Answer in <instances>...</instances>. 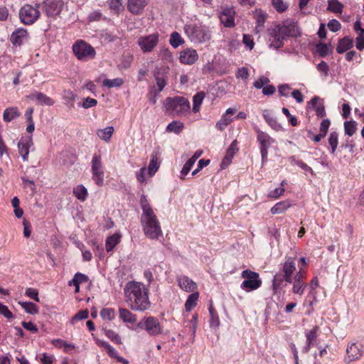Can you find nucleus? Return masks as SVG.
<instances>
[{
	"label": "nucleus",
	"instance_id": "1",
	"mask_svg": "<svg viewBox=\"0 0 364 364\" xmlns=\"http://www.w3.org/2000/svg\"><path fill=\"white\" fill-rule=\"evenodd\" d=\"M124 291L126 302L132 310L142 312L150 308L149 289L143 283L129 282Z\"/></svg>",
	"mask_w": 364,
	"mask_h": 364
},
{
	"label": "nucleus",
	"instance_id": "2",
	"mask_svg": "<svg viewBox=\"0 0 364 364\" xmlns=\"http://www.w3.org/2000/svg\"><path fill=\"white\" fill-rule=\"evenodd\" d=\"M140 205L142 210L141 224L144 235L151 240H158L163 235L161 224L144 195L141 196Z\"/></svg>",
	"mask_w": 364,
	"mask_h": 364
},
{
	"label": "nucleus",
	"instance_id": "3",
	"mask_svg": "<svg viewBox=\"0 0 364 364\" xmlns=\"http://www.w3.org/2000/svg\"><path fill=\"white\" fill-rule=\"evenodd\" d=\"M299 29L295 21L286 20L282 23L276 25L269 33V46L279 48L283 46L287 37H296L299 35Z\"/></svg>",
	"mask_w": 364,
	"mask_h": 364
},
{
	"label": "nucleus",
	"instance_id": "4",
	"mask_svg": "<svg viewBox=\"0 0 364 364\" xmlns=\"http://www.w3.org/2000/svg\"><path fill=\"white\" fill-rule=\"evenodd\" d=\"M184 33L193 43H204L212 38V29L199 21H190L185 23Z\"/></svg>",
	"mask_w": 364,
	"mask_h": 364
},
{
	"label": "nucleus",
	"instance_id": "5",
	"mask_svg": "<svg viewBox=\"0 0 364 364\" xmlns=\"http://www.w3.org/2000/svg\"><path fill=\"white\" fill-rule=\"evenodd\" d=\"M296 257H286L284 261L279 264V273L274 275L272 279V289L277 291L280 289L282 283L291 282L298 272L296 267Z\"/></svg>",
	"mask_w": 364,
	"mask_h": 364
},
{
	"label": "nucleus",
	"instance_id": "6",
	"mask_svg": "<svg viewBox=\"0 0 364 364\" xmlns=\"http://www.w3.org/2000/svg\"><path fill=\"white\" fill-rule=\"evenodd\" d=\"M164 105L168 112L178 116L188 113L191 108L189 101L186 98L180 96L166 98Z\"/></svg>",
	"mask_w": 364,
	"mask_h": 364
},
{
	"label": "nucleus",
	"instance_id": "7",
	"mask_svg": "<svg viewBox=\"0 0 364 364\" xmlns=\"http://www.w3.org/2000/svg\"><path fill=\"white\" fill-rule=\"evenodd\" d=\"M241 277L244 281L241 283L240 288L246 292L259 289L262 284L259 274L250 269L242 271Z\"/></svg>",
	"mask_w": 364,
	"mask_h": 364
},
{
	"label": "nucleus",
	"instance_id": "8",
	"mask_svg": "<svg viewBox=\"0 0 364 364\" xmlns=\"http://www.w3.org/2000/svg\"><path fill=\"white\" fill-rule=\"evenodd\" d=\"M73 51L77 58L81 61H88L95 58V48L84 41H77L73 46Z\"/></svg>",
	"mask_w": 364,
	"mask_h": 364
},
{
	"label": "nucleus",
	"instance_id": "9",
	"mask_svg": "<svg viewBox=\"0 0 364 364\" xmlns=\"http://www.w3.org/2000/svg\"><path fill=\"white\" fill-rule=\"evenodd\" d=\"M92 178L98 186H102L105 181V168L100 155L95 154L91 161Z\"/></svg>",
	"mask_w": 364,
	"mask_h": 364
},
{
	"label": "nucleus",
	"instance_id": "10",
	"mask_svg": "<svg viewBox=\"0 0 364 364\" xmlns=\"http://www.w3.org/2000/svg\"><path fill=\"white\" fill-rule=\"evenodd\" d=\"M306 279V273L303 272V269H301L300 271H298L296 273L294 279H291V282H287V283L291 284L290 290L291 293L299 297L302 296L307 287Z\"/></svg>",
	"mask_w": 364,
	"mask_h": 364
},
{
	"label": "nucleus",
	"instance_id": "11",
	"mask_svg": "<svg viewBox=\"0 0 364 364\" xmlns=\"http://www.w3.org/2000/svg\"><path fill=\"white\" fill-rule=\"evenodd\" d=\"M159 34L156 32L146 36H141L138 38L137 44L144 53H150L158 45Z\"/></svg>",
	"mask_w": 364,
	"mask_h": 364
},
{
	"label": "nucleus",
	"instance_id": "12",
	"mask_svg": "<svg viewBox=\"0 0 364 364\" xmlns=\"http://www.w3.org/2000/svg\"><path fill=\"white\" fill-rule=\"evenodd\" d=\"M138 327L144 329L151 336H157L161 333V326L156 317L148 316L144 318L139 323Z\"/></svg>",
	"mask_w": 364,
	"mask_h": 364
},
{
	"label": "nucleus",
	"instance_id": "13",
	"mask_svg": "<svg viewBox=\"0 0 364 364\" xmlns=\"http://www.w3.org/2000/svg\"><path fill=\"white\" fill-rule=\"evenodd\" d=\"M40 11L38 8L30 4L24 5L20 10L19 16L24 24H32L39 17Z\"/></svg>",
	"mask_w": 364,
	"mask_h": 364
},
{
	"label": "nucleus",
	"instance_id": "14",
	"mask_svg": "<svg viewBox=\"0 0 364 364\" xmlns=\"http://www.w3.org/2000/svg\"><path fill=\"white\" fill-rule=\"evenodd\" d=\"M257 141L260 144V152L262 160V164L267 160L268 155V149L274 143V139L272 138L268 134L262 131H257Z\"/></svg>",
	"mask_w": 364,
	"mask_h": 364
},
{
	"label": "nucleus",
	"instance_id": "15",
	"mask_svg": "<svg viewBox=\"0 0 364 364\" xmlns=\"http://www.w3.org/2000/svg\"><path fill=\"white\" fill-rule=\"evenodd\" d=\"M33 144L31 136H22L18 142V151L23 161H28L29 150Z\"/></svg>",
	"mask_w": 364,
	"mask_h": 364
},
{
	"label": "nucleus",
	"instance_id": "16",
	"mask_svg": "<svg viewBox=\"0 0 364 364\" xmlns=\"http://www.w3.org/2000/svg\"><path fill=\"white\" fill-rule=\"evenodd\" d=\"M43 9L47 16H55L58 15L63 6V0H45Z\"/></svg>",
	"mask_w": 364,
	"mask_h": 364
},
{
	"label": "nucleus",
	"instance_id": "17",
	"mask_svg": "<svg viewBox=\"0 0 364 364\" xmlns=\"http://www.w3.org/2000/svg\"><path fill=\"white\" fill-rule=\"evenodd\" d=\"M346 361L349 363L359 359L363 355V347L358 343L348 344L346 348Z\"/></svg>",
	"mask_w": 364,
	"mask_h": 364
},
{
	"label": "nucleus",
	"instance_id": "18",
	"mask_svg": "<svg viewBox=\"0 0 364 364\" xmlns=\"http://www.w3.org/2000/svg\"><path fill=\"white\" fill-rule=\"evenodd\" d=\"M178 287L186 292H196L198 289L197 284L191 278L185 275L176 277Z\"/></svg>",
	"mask_w": 364,
	"mask_h": 364
},
{
	"label": "nucleus",
	"instance_id": "19",
	"mask_svg": "<svg viewBox=\"0 0 364 364\" xmlns=\"http://www.w3.org/2000/svg\"><path fill=\"white\" fill-rule=\"evenodd\" d=\"M180 62L185 65H192L198 59L196 50L193 48H186L180 53Z\"/></svg>",
	"mask_w": 364,
	"mask_h": 364
},
{
	"label": "nucleus",
	"instance_id": "20",
	"mask_svg": "<svg viewBox=\"0 0 364 364\" xmlns=\"http://www.w3.org/2000/svg\"><path fill=\"white\" fill-rule=\"evenodd\" d=\"M27 98L36 102V103L40 105L52 106L55 103V101L52 98L43 92L37 91L31 92L27 96Z\"/></svg>",
	"mask_w": 364,
	"mask_h": 364
},
{
	"label": "nucleus",
	"instance_id": "21",
	"mask_svg": "<svg viewBox=\"0 0 364 364\" xmlns=\"http://www.w3.org/2000/svg\"><path fill=\"white\" fill-rule=\"evenodd\" d=\"M235 10L233 8H225L220 14V20L225 27L235 26Z\"/></svg>",
	"mask_w": 364,
	"mask_h": 364
},
{
	"label": "nucleus",
	"instance_id": "22",
	"mask_svg": "<svg viewBox=\"0 0 364 364\" xmlns=\"http://www.w3.org/2000/svg\"><path fill=\"white\" fill-rule=\"evenodd\" d=\"M235 112V110L232 108H228L226 109L225 114H223L220 119L215 124V128L219 131H223L226 127L233 121L231 117Z\"/></svg>",
	"mask_w": 364,
	"mask_h": 364
},
{
	"label": "nucleus",
	"instance_id": "23",
	"mask_svg": "<svg viewBox=\"0 0 364 364\" xmlns=\"http://www.w3.org/2000/svg\"><path fill=\"white\" fill-rule=\"evenodd\" d=\"M28 34L26 29L18 28L14 31L11 36V41L14 45L21 46L28 41Z\"/></svg>",
	"mask_w": 364,
	"mask_h": 364
},
{
	"label": "nucleus",
	"instance_id": "24",
	"mask_svg": "<svg viewBox=\"0 0 364 364\" xmlns=\"http://www.w3.org/2000/svg\"><path fill=\"white\" fill-rule=\"evenodd\" d=\"M148 4V0H128L127 9L134 14H140Z\"/></svg>",
	"mask_w": 364,
	"mask_h": 364
},
{
	"label": "nucleus",
	"instance_id": "25",
	"mask_svg": "<svg viewBox=\"0 0 364 364\" xmlns=\"http://www.w3.org/2000/svg\"><path fill=\"white\" fill-rule=\"evenodd\" d=\"M262 115L266 122L275 131H280L282 129V125L277 122V119L274 117L272 113L267 109L262 112Z\"/></svg>",
	"mask_w": 364,
	"mask_h": 364
},
{
	"label": "nucleus",
	"instance_id": "26",
	"mask_svg": "<svg viewBox=\"0 0 364 364\" xmlns=\"http://www.w3.org/2000/svg\"><path fill=\"white\" fill-rule=\"evenodd\" d=\"M318 331V326H314L311 330L306 333V343L302 349V352L308 353L311 348L314 342L317 338V333Z\"/></svg>",
	"mask_w": 364,
	"mask_h": 364
},
{
	"label": "nucleus",
	"instance_id": "27",
	"mask_svg": "<svg viewBox=\"0 0 364 364\" xmlns=\"http://www.w3.org/2000/svg\"><path fill=\"white\" fill-rule=\"evenodd\" d=\"M160 164L158 153L154 151L151 155V160L148 166V174L150 177H152L158 171Z\"/></svg>",
	"mask_w": 364,
	"mask_h": 364
},
{
	"label": "nucleus",
	"instance_id": "28",
	"mask_svg": "<svg viewBox=\"0 0 364 364\" xmlns=\"http://www.w3.org/2000/svg\"><path fill=\"white\" fill-rule=\"evenodd\" d=\"M21 116L18 107H9L6 108L3 114V119L6 122H10L14 119L18 118Z\"/></svg>",
	"mask_w": 364,
	"mask_h": 364
},
{
	"label": "nucleus",
	"instance_id": "29",
	"mask_svg": "<svg viewBox=\"0 0 364 364\" xmlns=\"http://www.w3.org/2000/svg\"><path fill=\"white\" fill-rule=\"evenodd\" d=\"M119 316L124 323L134 324L136 321V316L127 309L120 308Z\"/></svg>",
	"mask_w": 364,
	"mask_h": 364
},
{
	"label": "nucleus",
	"instance_id": "30",
	"mask_svg": "<svg viewBox=\"0 0 364 364\" xmlns=\"http://www.w3.org/2000/svg\"><path fill=\"white\" fill-rule=\"evenodd\" d=\"M319 100L320 98L318 97H314L309 102L308 108L310 107H312L315 110L317 116L322 117L325 115L326 112L323 103H318Z\"/></svg>",
	"mask_w": 364,
	"mask_h": 364
},
{
	"label": "nucleus",
	"instance_id": "31",
	"mask_svg": "<svg viewBox=\"0 0 364 364\" xmlns=\"http://www.w3.org/2000/svg\"><path fill=\"white\" fill-rule=\"evenodd\" d=\"M291 206V203L289 200H284L277 203L270 210L273 215L281 214L284 213Z\"/></svg>",
	"mask_w": 364,
	"mask_h": 364
},
{
	"label": "nucleus",
	"instance_id": "32",
	"mask_svg": "<svg viewBox=\"0 0 364 364\" xmlns=\"http://www.w3.org/2000/svg\"><path fill=\"white\" fill-rule=\"evenodd\" d=\"M254 18L256 21V30L260 31L267 18V14L261 9H256L254 12Z\"/></svg>",
	"mask_w": 364,
	"mask_h": 364
},
{
	"label": "nucleus",
	"instance_id": "33",
	"mask_svg": "<svg viewBox=\"0 0 364 364\" xmlns=\"http://www.w3.org/2000/svg\"><path fill=\"white\" fill-rule=\"evenodd\" d=\"M114 133V127L112 126L107 127L105 129H97L96 132V134L97 136L106 141L109 142L110 141V139Z\"/></svg>",
	"mask_w": 364,
	"mask_h": 364
},
{
	"label": "nucleus",
	"instance_id": "34",
	"mask_svg": "<svg viewBox=\"0 0 364 364\" xmlns=\"http://www.w3.org/2000/svg\"><path fill=\"white\" fill-rule=\"evenodd\" d=\"M353 46V40L349 37H345L340 40L336 48L338 53H343Z\"/></svg>",
	"mask_w": 364,
	"mask_h": 364
},
{
	"label": "nucleus",
	"instance_id": "35",
	"mask_svg": "<svg viewBox=\"0 0 364 364\" xmlns=\"http://www.w3.org/2000/svg\"><path fill=\"white\" fill-rule=\"evenodd\" d=\"M199 299V293L198 291L191 294L185 303V309L187 311H191L197 306Z\"/></svg>",
	"mask_w": 364,
	"mask_h": 364
},
{
	"label": "nucleus",
	"instance_id": "36",
	"mask_svg": "<svg viewBox=\"0 0 364 364\" xmlns=\"http://www.w3.org/2000/svg\"><path fill=\"white\" fill-rule=\"evenodd\" d=\"M121 235L119 233L113 234L106 240L105 246L107 252L112 251L114 247L120 242Z\"/></svg>",
	"mask_w": 364,
	"mask_h": 364
},
{
	"label": "nucleus",
	"instance_id": "37",
	"mask_svg": "<svg viewBox=\"0 0 364 364\" xmlns=\"http://www.w3.org/2000/svg\"><path fill=\"white\" fill-rule=\"evenodd\" d=\"M73 195L80 201H85L88 196L87 188L83 185H78L73 188Z\"/></svg>",
	"mask_w": 364,
	"mask_h": 364
},
{
	"label": "nucleus",
	"instance_id": "38",
	"mask_svg": "<svg viewBox=\"0 0 364 364\" xmlns=\"http://www.w3.org/2000/svg\"><path fill=\"white\" fill-rule=\"evenodd\" d=\"M18 304L24 309L27 314L32 315L38 313V307L36 304L31 301H18Z\"/></svg>",
	"mask_w": 364,
	"mask_h": 364
},
{
	"label": "nucleus",
	"instance_id": "39",
	"mask_svg": "<svg viewBox=\"0 0 364 364\" xmlns=\"http://www.w3.org/2000/svg\"><path fill=\"white\" fill-rule=\"evenodd\" d=\"M205 97L203 92L196 93L193 98V112L197 113L200 109V106Z\"/></svg>",
	"mask_w": 364,
	"mask_h": 364
},
{
	"label": "nucleus",
	"instance_id": "40",
	"mask_svg": "<svg viewBox=\"0 0 364 364\" xmlns=\"http://www.w3.org/2000/svg\"><path fill=\"white\" fill-rule=\"evenodd\" d=\"M184 125L179 121H173L169 123L166 127V132H173L175 134H179L183 129Z\"/></svg>",
	"mask_w": 364,
	"mask_h": 364
},
{
	"label": "nucleus",
	"instance_id": "41",
	"mask_svg": "<svg viewBox=\"0 0 364 364\" xmlns=\"http://www.w3.org/2000/svg\"><path fill=\"white\" fill-rule=\"evenodd\" d=\"M169 43L174 48L184 43V40L178 32H173L169 38Z\"/></svg>",
	"mask_w": 364,
	"mask_h": 364
},
{
	"label": "nucleus",
	"instance_id": "42",
	"mask_svg": "<svg viewBox=\"0 0 364 364\" xmlns=\"http://www.w3.org/2000/svg\"><path fill=\"white\" fill-rule=\"evenodd\" d=\"M328 141L331 146V153L334 154L338 144V135L337 132H331L328 136Z\"/></svg>",
	"mask_w": 364,
	"mask_h": 364
},
{
	"label": "nucleus",
	"instance_id": "43",
	"mask_svg": "<svg viewBox=\"0 0 364 364\" xmlns=\"http://www.w3.org/2000/svg\"><path fill=\"white\" fill-rule=\"evenodd\" d=\"M196 161H194L193 159L190 158L188 159V161L185 163L183 165L181 173H180V178L181 179L183 180L185 179V177L188 175L191 169L192 168L193 166L195 164Z\"/></svg>",
	"mask_w": 364,
	"mask_h": 364
},
{
	"label": "nucleus",
	"instance_id": "44",
	"mask_svg": "<svg viewBox=\"0 0 364 364\" xmlns=\"http://www.w3.org/2000/svg\"><path fill=\"white\" fill-rule=\"evenodd\" d=\"M124 80L122 78L117 77L114 79H106L103 81L102 84L104 86L112 88V87H118L123 85Z\"/></svg>",
	"mask_w": 364,
	"mask_h": 364
},
{
	"label": "nucleus",
	"instance_id": "45",
	"mask_svg": "<svg viewBox=\"0 0 364 364\" xmlns=\"http://www.w3.org/2000/svg\"><path fill=\"white\" fill-rule=\"evenodd\" d=\"M88 281V277L84 274H82L80 272H77L74 275V277L73 279H71L68 282L69 286H72V284H82L85 283Z\"/></svg>",
	"mask_w": 364,
	"mask_h": 364
},
{
	"label": "nucleus",
	"instance_id": "46",
	"mask_svg": "<svg viewBox=\"0 0 364 364\" xmlns=\"http://www.w3.org/2000/svg\"><path fill=\"white\" fill-rule=\"evenodd\" d=\"M356 125H357V124L355 121L345 122V123H344L345 134L346 135H348L349 136H353L357 130Z\"/></svg>",
	"mask_w": 364,
	"mask_h": 364
},
{
	"label": "nucleus",
	"instance_id": "47",
	"mask_svg": "<svg viewBox=\"0 0 364 364\" xmlns=\"http://www.w3.org/2000/svg\"><path fill=\"white\" fill-rule=\"evenodd\" d=\"M100 316L104 320L112 321L115 318V311L112 308H103L100 311Z\"/></svg>",
	"mask_w": 364,
	"mask_h": 364
},
{
	"label": "nucleus",
	"instance_id": "48",
	"mask_svg": "<svg viewBox=\"0 0 364 364\" xmlns=\"http://www.w3.org/2000/svg\"><path fill=\"white\" fill-rule=\"evenodd\" d=\"M108 355L113 358L117 359V361L123 364H129V361L123 357L119 355L118 352L112 346L107 350Z\"/></svg>",
	"mask_w": 364,
	"mask_h": 364
},
{
	"label": "nucleus",
	"instance_id": "49",
	"mask_svg": "<svg viewBox=\"0 0 364 364\" xmlns=\"http://www.w3.org/2000/svg\"><path fill=\"white\" fill-rule=\"evenodd\" d=\"M53 343L58 348H63L65 352L73 350L75 348V345L68 343L62 339H55L53 341Z\"/></svg>",
	"mask_w": 364,
	"mask_h": 364
},
{
	"label": "nucleus",
	"instance_id": "50",
	"mask_svg": "<svg viewBox=\"0 0 364 364\" xmlns=\"http://www.w3.org/2000/svg\"><path fill=\"white\" fill-rule=\"evenodd\" d=\"M343 7V4L337 0H331L328 1V9L332 12L341 13Z\"/></svg>",
	"mask_w": 364,
	"mask_h": 364
},
{
	"label": "nucleus",
	"instance_id": "51",
	"mask_svg": "<svg viewBox=\"0 0 364 364\" xmlns=\"http://www.w3.org/2000/svg\"><path fill=\"white\" fill-rule=\"evenodd\" d=\"M105 336L110 339L112 342L117 344L122 343L121 337L115 331L111 329L105 330Z\"/></svg>",
	"mask_w": 364,
	"mask_h": 364
},
{
	"label": "nucleus",
	"instance_id": "52",
	"mask_svg": "<svg viewBox=\"0 0 364 364\" xmlns=\"http://www.w3.org/2000/svg\"><path fill=\"white\" fill-rule=\"evenodd\" d=\"M63 98L66 104H73L76 98V95L70 90H65L63 93Z\"/></svg>",
	"mask_w": 364,
	"mask_h": 364
},
{
	"label": "nucleus",
	"instance_id": "53",
	"mask_svg": "<svg viewBox=\"0 0 364 364\" xmlns=\"http://www.w3.org/2000/svg\"><path fill=\"white\" fill-rule=\"evenodd\" d=\"M88 314L87 310L80 311L72 318L70 322L72 324H74L77 321L85 319L88 317Z\"/></svg>",
	"mask_w": 364,
	"mask_h": 364
},
{
	"label": "nucleus",
	"instance_id": "54",
	"mask_svg": "<svg viewBox=\"0 0 364 364\" xmlns=\"http://www.w3.org/2000/svg\"><path fill=\"white\" fill-rule=\"evenodd\" d=\"M272 5L278 12H283L288 7L283 0H272Z\"/></svg>",
	"mask_w": 364,
	"mask_h": 364
},
{
	"label": "nucleus",
	"instance_id": "55",
	"mask_svg": "<svg viewBox=\"0 0 364 364\" xmlns=\"http://www.w3.org/2000/svg\"><path fill=\"white\" fill-rule=\"evenodd\" d=\"M210 161L209 159H200L198 161L197 168L192 172V176H196L199 173L204 167L209 165Z\"/></svg>",
	"mask_w": 364,
	"mask_h": 364
},
{
	"label": "nucleus",
	"instance_id": "56",
	"mask_svg": "<svg viewBox=\"0 0 364 364\" xmlns=\"http://www.w3.org/2000/svg\"><path fill=\"white\" fill-rule=\"evenodd\" d=\"M235 75L237 78L247 80L250 76L249 70L245 67L240 68L237 69Z\"/></svg>",
	"mask_w": 364,
	"mask_h": 364
},
{
	"label": "nucleus",
	"instance_id": "57",
	"mask_svg": "<svg viewBox=\"0 0 364 364\" xmlns=\"http://www.w3.org/2000/svg\"><path fill=\"white\" fill-rule=\"evenodd\" d=\"M317 70L324 77H327L328 75L329 66L325 61H321L317 65Z\"/></svg>",
	"mask_w": 364,
	"mask_h": 364
},
{
	"label": "nucleus",
	"instance_id": "58",
	"mask_svg": "<svg viewBox=\"0 0 364 364\" xmlns=\"http://www.w3.org/2000/svg\"><path fill=\"white\" fill-rule=\"evenodd\" d=\"M269 82V80L268 77L264 76H261L257 80L254 82L253 85L257 89L263 88L265 85H267Z\"/></svg>",
	"mask_w": 364,
	"mask_h": 364
},
{
	"label": "nucleus",
	"instance_id": "59",
	"mask_svg": "<svg viewBox=\"0 0 364 364\" xmlns=\"http://www.w3.org/2000/svg\"><path fill=\"white\" fill-rule=\"evenodd\" d=\"M108 4L111 9L119 12L123 8L122 0H109Z\"/></svg>",
	"mask_w": 364,
	"mask_h": 364
},
{
	"label": "nucleus",
	"instance_id": "60",
	"mask_svg": "<svg viewBox=\"0 0 364 364\" xmlns=\"http://www.w3.org/2000/svg\"><path fill=\"white\" fill-rule=\"evenodd\" d=\"M25 294L37 302L40 301L38 291L36 289L27 288L26 289Z\"/></svg>",
	"mask_w": 364,
	"mask_h": 364
},
{
	"label": "nucleus",
	"instance_id": "61",
	"mask_svg": "<svg viewBox=\"0 0 364 364\" xmlns=\"http://www.w3.org/2000/svg\"><path fill=\"white\" fill-rule=\"evenodd\" d=\"M284 191H285V188L283 187L276 188L275 189H274L273 191H272L269 193L268 196L269 198L277 199V198H279L281 196H282L284 194Z\"/></svg>",
	"mask_w": 364,
	"mask_h": 364
},
{
	"label": "nucleus",
	"instance_id": "62",
	"mask_svg": "<svg viewBox=\"0 0 364 364\" xmlns=\"http://www.w3.org/2000/svg\"><path fill=\"white\" fill-rule=\"evenodd\" d=\"M97 104V101L95 99L87 97L84 100L82 107L85 109H88L96 106Z\"/></svg>",
	"mask_w": 364,
	"mask_h": 364
},
{
	"label": "nucleus",
	"instance_id": "63",
	"mask_svg": "<svg viewBox=\"0 0 364 364\" xmlns=\"http://www.w3.org/2000/svg\"><path fill=\"white\" fill-rule=\"evenodd\" d=\"M242 42L250 50L253 49L255 43L252 36L244 34Z\"/></svg>",
	"mask_w": 364,
	"mask_h": 364
},
{
	"label": "nucleus",
	"instance_id": "64",
	"mask_svg": "<svg viewBox=\"0 0 364 364\" xmlns=\"http://www.w3.org/2000/svg\"><path fill=\"white\" fill-rule=\"evenodd\" d=\"M328 27L331 31L336 32L341 29V26L338 21L332 19L328 22Z\"/></svg>",
	"mask_w": 364,
	"mask_h": 364
}]
</instances>
